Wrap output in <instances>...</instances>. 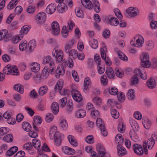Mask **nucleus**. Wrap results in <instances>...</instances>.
<instances>
[{"label":"nucleus","instance_id":"nucleus-1","mask_svg":"<svg viewBox=\"0 0 157 157\" xmlns=\"http://www.w3.org/2000/svg\"><path fill=\"white\" fill-rule=\"evenodd\" d=\"M151 64L149 60L141 62L142 67L136 68L134 70V73L140 75L141 78L143 80H146L147 76L144 68H148L150 67Z\"/></svg>","mask_w":157,"mask_h":157},{"label":"nucleus","instance_id":"nucleus-2","mask_svg":"<svg viewBox=\"0 0 157 157\" xmlns=\"http://www.w3.org/2000/svg\"><path fill=\"white\" fill-rule=\"evenodd\" d=\"M47 63H49V67H48V68H49V71L51 72V74H53L54 70L55 69L56 66L54 61L50 56H46L43 59V63L44 64Z\"/></svg>","mask_w":157,"mask_h":157},{"label":"nucleus","instance_id":"nucleus-3","mask_svg":"<svg viewBox=\"0 0 157 157\" xmlns=\"http://www.w3.org/2000/svg\"><path fill=\"white\" fill-rule=\"evenodd\" d=\"M144 42L143 37L141 35H137L134 38V40L131 41L130 44L136 47L140 48L142 47Z\"/></svg>","mask_w":157,"mask_h":157},{"label":"nucleus","instance_id":"nucleus-4","mask_svg":"<svg viewBox=\"0 0 157 157\" xmlns=\"http://www.w3.org/2000/svg\"><path fill=\"white\" fill-rule=\"evenodd\" d=\"M53 57L56 58V61L61 62L63 58V53L62 50H58V48H55L53 50L52 53Z\"/></svg>","mask_w":157,"mask_h":157},{"label":"nucleus","instance_id":"nucleus-5","mask_svg":"<svg viewBox=\"0 0 157 157\" xmlns=\"http://www.w3.org/2000/svg\"><path fill=\"white\" fill-rule=\"evenodd\" d=\"M12 38V34L8 33L7 30L4 29L0 30V41L3 40L5 41H7Z\"/></svg>","mask_w":157,"mask_h":157},{"label":"nucleus","instance_id":"nucleus-6","mask_svg":"<svg viewBox=\"0 0 157 157\" xmlns=\"http://www.w3.org/2000/svg\"><path fill=\"white\" fill-rule=\"evenodd\" d=\"M34 19L39 24L44 23L46 19V14L43 12H40L35 16Z\"/></svg>","mask_w":157,"mask_h":157},{"label":"nucleus","instance_id":"nucleus-7","mask_svg":"<svg viewBox=\"0 0 157 157\" xmlns=\"http://www.w3.org/2000/svg\"><path fill=\"white\" fill-rule=\"evenodd\" d=\"M72 97L73 99L77 102L81 101L82 99L81 94L76 89H72L71 91Z\"/></svg>","mask_w":157,"mask_h":157},{"label":"nucleus","instance_id":"nucleus-8","mask_svg":"<svg viewBox=\"0 0 157 157\" xmlns=\"http://www.w3.org/2000/svg\"><path fill=\"white\" fill-rule=\"evenodd\" d=\"M126 12L128 16L131 17H133L137 16L138 15L139 13L137 9L132 7H130L127 9L126 10Z\"/></svg>","mask_w":157,"mask_h":157},{"label":"nucleus","instance_id":"nucleus-9","mask_svg":"<svg viewBox=\"0 0 157 157\" xmlns=\"http://www.w3.org/2000/svg\"><path fill=\"white\" fill-rule=\"evenodd\" d=\"M52 29V33L54 35L58 34L60 32V29L58 23L56 21L53 22L51 24Z\"/></svg>","mask_w":157,"mask_h":157},{"label":"nucleus","instance_id":"nucleus-10","mask_svg":"<svg viewBox=\"0 0 157 157\" xmlns=\"http://www.w3.org/2000/svg\"><path fill=\"white\" fill-rule=\"evenodd\" d=\"M134 152L138 155H141L144 153V150L142 146L138 144H135L133 146Z\"/></svg>","mask_w":157,"mask_h":157},{"label":"nucleus","instance_id":"nucleus-11","mask_svg":"<svg viewBox=\"0 0 157 157\" xmlns=\"http://www.w3.org/2000/svg\"><path fill=\"white\" fill-rule=\"evenodd\" d=\"M117 150L118 155L120 157L125 155L127 154L126 149L121 145H117Z\"/></svg>","mask_w":157,"mask_h":157},{"label":"nucleus","instance_id":"nucleus-12","mask_svg":"<svg viewBox=\"0 0 157 157\" xmlns=\"http://www.w3.org/2000/svg\"><path fill=\"white\" fill-rule=\"evenodd\" d=\"M76 41L75 39H72L71 40L69 41L66 44L64 47V51L66 53H68L70 51V49L74 44L76 43Z\"/></svg>","mask_w":157,"mask_h":157},{"label":"nucleus","instance_id":"nucleus-13","mask_svg":"<svg viewBox=\"0 0 157 157\" xmlns=\"http://www.w3.org/2000/svg\"><path fill=\"white\" fill-rule=\"evenodd\" d=\"M57 11L59 13H63L68 10V7L65 3L63 2L59 3L57 7Z\"/></svg>","mask_w":157,"mask_h":157},{"label":"nucleus","instance_id":"nucleus-14","mask_svg":"<svg viewBox=\"0 0 157 157\" xmlns=\"http://www.w3.org/2000/svg\"><path fill=\"white\" fill-rule=\"evenodd\" d=\"M56 6L55 3H52L49 5L46 9L47 13L50 14L53 13L56 10Z\"/></svg>","mask_w":157,"mask_h":157},{"label":"nucleus","instance_id":"nucleus-15","mask_svg":"<svg viewBox=\"0 0 157 157\" xmlns=\"http://www.w3.org/2000/svg\"><path fill=\"white\" fill-rule=\"evenodd\" d=\"M103 47L101 48L100 49L101 50V55L102 59H103L105 60V62L107 65H108V61L105 60L106 58V54H105V51H106L107 52V49L106 48V46L105 45L104 43H102Z\"/></svg>","mask_w":157,"mask_h":157},{"label":"nucleus","instance_id":"nucleus-16","mask_svg":"<svg viewBox=\"0 0 157 157\" xmlns=\"http://www.w3.org/2000/svg\"><path fill=\"white\" fill-rule=\"evenodd\" d=\"M142 123L144 127L146 129H149L151 126V121L147 117H143L142 119Z\"/></svg>","mask_w":157,"mask_h":157},{"label":"nucleus","instance_id":"nucleus-17","mask_svg":"<svg viewBox=\"0 0 157 157\" xmlns=\"http://www.w3.org/2000/svg\"><path fill=\"white\" fill-rule=\"evenodd\" d=\"M124 142V138L121 134H117L115 137V142L117 145H121Z\"/></svg>","mask_w":157,"mask_h":157},{"label":"nucleus","instance_id":"nucleus-18","mask_svg":"<svg viewBox=\"0 0 157 157\" xmlns=\"http://www.w3.org/2000/svg\"><path fill=\"white\" fill-rule=\"evenodd\" d=\"M54 138L56 145L59 146L61 142V139L60 134L59 132H57L55 134L54 136H53V139Z\"/></svg>","mask_w":157,"mask_h":157},{"label":"nucleus","instance_id":"nucleus-19","mask_svg":"<svg viewBox=\"0 0 157 157\" xmlns=\"http://www.w3.org/2000/svg\"><path fill=\"white\" fill-rule=\"evenodd\" d=\"M136 131L134 130L131 129L129 132V135L131 139L135 142L139 140V138L137 135Z\"/></svg>","mask_w":157,"mask_h":157},{"label":"nucleus","instance_id":"nucleus-20","mask_svg":"<svg viewBox=\"0 0 157 157\" xmlns=\"http://www.w3.org/2000/svg\"><path fill=\"white\" fill-rule=\"evenodd\" d=\"M65 73L63 67H58L55 71V76L57 78H59L60 75H63Z\"/></svg>","mask_w":157,"mask_h":157},{"label":"nucleus","instance_id":"nucleus-21","mask_svg":"<svg viewBox=\"0 0 157 157\" xmlns=\"http://www.w3.org/2000/svg\"><path fill=\"white\" fill-rule=\"evenodd\" d=\"M147 86L150 89H153L156 86V82L153 78H151L146 82Z\"/></svg>","mask_w":157,"mask_h":157},{"label":"nucleus","instance_id":"nucleus-22","mask_svg":"<svg viewBox=\"0 0 157 157\" xmlns=\"http://www.w3.org/2000/svg\"><path fill=\"white\" fill-rule=\"evenodd\" d=\"M91 85V80L90 78L88 77H86L84 80V89L83 90L85 92H86L85 90L87 91L89 88L90 86Z\"/></svg>","mask_w":157,"mask_h":157},{"label":"nucleus","instance_id":"nucleus-23","mask_svg":"<svg viewBox=\"0 0 157 157\" xmlns=\"http://www.w3.org/2000/svg\"><path fill=\"white\" fill-rule=\"evenodd\" d=\"M30 68L33 72H37L39 71L40 66V65L35 62H33L31 64Z\"/></svg>","mask_w":157,"mask_h":157},{"label":"nucleus","instance_id":"nucleus-24","mask_svg":"<svg viewBox=\"0 0 157 157\" xmlns=\"http://www.w3.org/2000/svg\"><path fill=\"white\" fill-rule=\"evenodd\" d=\"M115 51L118 55L119 58L124 61H127L128 60V58L122 52L118 50L117 49H115Z\"/></svg>","mask_w":157,"mask_h":157},{"label":"nucleus","instance_id":"nucleus-25","mask_svg":"<svg viewBox=\"0 0 157 157\" xmlns=\"http://www.w3.org/2000/svg\"><path fill=\"white\" fill-rule=\"evenodd\" d=\"M51 109L52 112L55 114L59 112V107L58 104L56 102H53L51 105Z\"/></svg>","mask_w":157,"mask_h":157},{"label":"nucleus","instance_id":"nucleus-26","mask_svg":"<svg viewBox=\"0 0 157 157\" xmlns=\"http://www.w3.org/2000/svg\"><path fill=\"white\" fill-rule=\"evenodd\" d=\"M75 115L78 118H83L86 115V111L83 109H78L76 112Z\"/></svg>","mask_w":157,"mask_h":157},{"label":"nucleus","instance_id":"nucleus-27","mask_svg":"<svg viewBox=\"0 0 157 157\" xmlns=\"http://www.w3.org/2000/svg\"><path fill=\"white\" fill-rule=\"evenodd\" d=\"M126 128L125 123L122 122L119 123L117 125V129L118 131L120 133H123L124 132Z\"/></svg>","mask_w":157,"mask_h":157},{"label":"nucleus","instance_id":"nucleus-28","mask_svg":"<svg viewBox=\"0 0 157 157\" xmlns=\"http://www.w3.org/2000/svg\"><path fill=\"white\" fill-rule=\"evenodd\" d=\"M67 139L71 145L74 147H76L78 146V143L74 136L71 135H69L68 136Z\"/></svg>","mask_w":157,"mask_h":157},{"label":"nucleus","instance_id":"nucleus-29","mask_svg":"<svg viewBox=\"0 0 157 157\" xmlns=\"http://www.w3.org/2000/svg\"><path fill=\"white\" fill-rule=\"evenodd\" d=\"M33 146L38 151L39 150L41 146L40 141L37 139H34L32 141Z\"/></svg>","mask_w":157,"mask_h":157},{"label":"nucleus","instance_id":"nucleus-30","mask_svg":"<svg viewBox=\"0 0 157 157\" xmlns=\"http://www.w3.org/2000/svg\"><path fill=\"white\" fill-rule=\"evenodd\" d=\"M82 5L88 9H92V2L89 0H81Z\"/></svg>","mask_w":157,"mask_h":157},{"label":"nucleus","instance_id":"nucleus-31","mask_svg":"<svg viewBox=\"0 0 157 157\" xmlns=\"http://www.w3.org/2000/svg\"><path fill=\"white\" fill-rule=\"evenodd\" d=\"M0 139L7 143H10L13 141V137L11 134H8L5 136L0 137Z\"/></svg>","mask_w":157,"mask_h":157},{"label":"nucleus","instance_id":"nucleus-32","mask_svg":"<svg viewBox=\"0 0 157 157\" xmlns=\"http://www.w3.org/2000/svg\"><path fill=\"white\" fill-rule=\"evenodd\" d=\"M48 88L46 85L41 86L38 90V93L40 96H43L48 91Z\"/></svg>","mask_w":157,"mask_h":157},{"label":"nucleus","instance_id":"nucleus-33","mask_svg":"<svg viewBox=\"0 0 157 157\" xmlns=\"http://www.w3.org/2000/svg\"><path fill=\"white\" fill-rule=\"evenodd\" d=\"M92 7H93L94 11L97 13H99L101 10L100 7V5L99 2L97 0H94L93 1V5H92ZM93 7H92V8Z\"/></svg>","mask_w":157,"mask_h":157},{"label":"nucleus","instance_id":"nucleus-34","mask_svg":"<svg viewBox=\"0 0 157 157\" xmlns=\"http://www.w3.org/2000/svg\"><path fill=\"white\" fill-rule=\"evenodd\" d=\"M63 80L60 79L57 82L55 87V91L56 92L59 91L63 88Z\"/></svg>","mask_w":157,"mask_h":157},{"label":"nucleus","instance_id":"nucleus-35","mask_svg":"<svg viewBox=\"0 0 157 157\" xmlns=\"http://www.w3.org/2000/svg\"><path fill=\"white\" fill-rule=\"evenodd\" d=\"M18 149V147L17 146L12 147L7 151L6 154L9 156H11L16 153Z\"/></svg>","mask_w":157,"mask_h":157},{"label":"nucleus","instance_id":"nucleus-36","mask_svg":"<svg viewBox=\"0 0 157 157\" xmlns=\"http://www.w3.org/2000/svg\"><path fill=\"white\" fill-rule=\"evenodd\" d=\"M135 75H133L131 78L130 83L132 85H136L139 83V79L137 76L139 75L136 74L135 73Z\"/></svg>","mask_w":157,"mask_h":157},{"label":"nucleus","instance_id":"nucleus-37","mask_svg":"<svg viewBox=\"0 0 157 157\" xmlns=\"http://www.w3.org/2000/svg\"><path fill=\"white\" fill-rule=\"evenodd\" d=\"M22 126L23 129L26 132L30 131L32 128L30 124L28 122L26 121L23 122Z\"/></svg>","mask_w":157,"mask_h":157},{"label":"nucleus","instance_id":"nucleus-38","mask_svg":"<svg viewBox=\"0 0 157 157\" xmlns=\"http://www.w3.org/2000/svg\"><path fill=\"white\" fill-rule=\"evenodd\" d=\"M49 68H48L47 66H45L41 74V77L44 79H46L47 78L49 75Z\"/></svg>","mask_w":157,"mask_h":157},{"label":"nucleus","instance_id":"nucleus-39","mask_svg":"<svg viewBox=\"0 0 157 157\" xmlns=\"http://www.w3.org/2000/svg\"><path fill=\"white\" fill-rule=\"evenodd\" d=\"M18 0H12L7 6V8L11 10L14 8L17 4Z\"/></svg>","mask_w":157,"mask_h":157},{"label":"nucleus","instance_id":"nucleus-40","mask_svg":"<svg viewBox=\"0 0 157 157\" xmlns=\"http://www.w3.org/2000/svg\"><path fill=\"white\" fill-rule=\"evenodd\" d=\"M127 96L128 99L130 100H134L135 99L134 91L132 89H130L128 93Z\"/></svg>","mask_w":157,"mask_h":157},{"label":"nucleus","instance_id":"nucleus-41","mask_svg":"<svg viewBox=\"0 0 157 157\" xmlns=\"http://www.w3.org/2000/svg\"><path fill=\"white\" fill-rule=\"evenodd\" d=\"M131 126L132 128V130L137 131L139 129V125L137 122L134 120H131L130 121Z\"/></svg>","mask_w":157,"mask_h":157},{"label":"nucleus","instance_id":"nucleus-42","mask_svg":"<svg viewBox=\"0 0 157 157\" xmlns=\"http://www.w3.org/2000/svg\"><path fill=\"white\" fill-rule=\"evenodd\" d=\"M11 71H10V74H11L13 75H17L19 74L18 69L16 66L13 65L11 67H10Z\"/></svg>","mask_w":157,"mask_h":157},{"label":"nucleus","instance_id":"nucleus-43","mask_svg":"<svg viewBox=\"0 0 157 157\" xmlns=\"http://www.w3.org/2000/svg\"><path fill=\"white\" fill-rule=\"evenodd\" d=\"M149 58L148 54L145 52H143L141 54L140 57V59L141 62L149 60Z\"/></svg>","mask_w":157,"mask_h":157},{"label":"nucleus","instance_id":"nucleus-44","mask_svg":"<svg viewBox=\"0 0 157 157\" xmlns=\"http://www.w3.org/2000/svg\"><path fill=\"white\" fill-rule=\"evenodd\" d=\"M118 100L121 102H123L125 99V96L124 93L119 92L117 94Z\"/></svg>","mask_w":157,"mask_h":157},{"label":"nucleus","instance_id":"nucleus-45","mask_svg":"<svg viewBox=\"0 0 157 157\" xmlns=\"http://www.w3.org/2000/svg\"><path fill=\"white\" fill-rule=\"evenodd\" d=\"M64 152L67 154L72 155L75 153V151L74 149L67 147H65V148L64 150Z\"/></svg>","mask_w":157,"mask_h":157},{"label":"nucleus","instance_id":"nucleus-46","mask_svg":"<svg viewBox=\"0 0 157 157\" xmlns=\"http://www.w3.org/2000/svg\"><path fill=\"white\" fill-rule=\"evenodd\" d=\"M23 38V36L22 35H18L14 37H13L12 41L13 43L14 44L18 43L20 40H21Z\"/></svg>","mask_w":157,"mask_h":157},{"label":"nucleus","instance_id":"nucleus-47","mask_svg":"<svg viewBox=\"0 0 157 157\" xmlns=\"http://www.w3.org/2000/svg\"><path fill=\"white\" fill-rule=\"evenodd\" d=\"M96 124L100 128L105 126V125L104 122L100 118H97L96 121Z\"/></svg>","mask_w":157,"mask_h":157},{"label":"nucleus","instance_id":"nucleus-48","mask_svg":"<svg viewBox=\"0 0 157 157\" xmlns=\"http://www.w3.org/2000/svg\"><path fill=\"white\" fill-rule=\"evenodd\" d=\"M14 89L19 92L21 94H23L24 93V89L22 86L18 85H15L13 86Z\"/></svg>","mask_w":157,"mask_h":157},{"label":"nucleus","instance_id":"nucleus-49","mask_svg":"<svg viewBox=\"0 0 157 157\" xmlns=\"http://www.w3.org/2000/svg\"><path fill=\"white\" fill-rule=\"evenodd\" d=\"M109 24L113 26H116L119 24V21L118 19L114 17L110 18L109 21Z\"/></svg>","mask_w":157,"mask_h":157},{"label":"nucleus","instance_id":"nucleus-50","mask_svg":"<svg viewBox=\"0 0 157 157\" xmlns=\"http://www.w3.org/2000/svg\"><path fill=\"white\" fill-rule=\"evenodd\" d=\"M73 104L72 102V101L71 100H69L67 102V111L70 113L71 112L73 109Z\"/></svg>","mask_w":157,"mask_h":157},{"label":"nucleus","instance_id":"nucleus-51","mask_svg":"<svg viewBox=\"0 0 157 157\" xmlns=\"http://www.w3.org/2000/svg\"><path fill=\"white\" fill-rule=\"evenodd\" d=\"M30 29V28L26 25L23 26L20 31L21 34L23 36L24 34H25L28 32Z\"/></svg>","mask_w":157,"mask_h":157},{"label":"nucleus","instance_id":"nucleus-52","mask_svg":"<svg viewBox=\"0 0 157 157\" xmlns=\"http://www.w3.org/2000/svg\"><path fill=\"white\" fill-rule=\"evenodd\" d=\"M111 114L112 117L114 119L118 118L119 116V113L116 109H111Z\"/></svg>","mask_w":157,"mask_h":157},{"label":"nucleus","instance_id":"nucleus-53","mask_svg":"<svg viewBox=\"0 0 157 157\" xmlns=\"http://www.w3.org/2000/svg\"><path fill=\"white\" fill-rule=\"evenodd\" d=\"M56 126H53L51 128L49 131V136L51 139H53V136H54V134L56 132H57L56 131Z\"/></svg>","mask_w":157,"mask_h":157},{"label":"nucleus","instance_id":"nucleus-54","mask_svg":"<svg viewBox=\"0 0 157 157\" xmlns=\"http://www.w3.org/2000/svg\"><path fill=\"white\" fill-rule=\"evenodd\" d=\"M59 126L63 130H66L67 128L68 124L66 120L61 121L59 124Z\"/></svg>","mask_w":157,"mask_h":157},{"label":"nucleus","instance_id":"nucleus-55","mask_svg":"<svg viewBox=\"0 0 157 157\" xmlns=\"http://www.w3.org/2000/svg\"><path fill=\"white\" fill-rule=\"evenodd\" d=\"M33 120L35 124L40 125L41 123L42 119L40 116H35L33 117Z\"/></svg>","mask_w":157,"mask_h":157},{"label":"nucleus","instance_id":"nucleus-56","mask_svg":"<svg viewBox=\"0 0 157 157\" xmlns=\"http://www.w3.org/2000/svg\"><path fill=\"white\" fill-rule=\"evenodd\" d=\"M75 13L77 16L83 18L84 17L83 12L82 10L79 8H77L75 9Z\"/></svg>","mask_w":157,"mask_h":157},{"label":"nucleus","instance_id":"nucleus-57","mask_svg":"<svg viewBox=\"0 0 157 157\" xmlns=\"http://www.w3.org/2000/svg\"><path fill=\"white\" fill-rule=\"evenodd\" d=\"M101 83L104 86H106L108 82L107 76L105 75H102L101 78Z\"/></svg>","mask_w":157,"mask_h":157},{"label":"nucleus","instance_id":"nucleus-58","mask_svg":"<svg viewBox=\"0 0 157 157\" xmlns=\"http://www.w3.org/2000/svg\"><path fill=\"white\" fill-rule=\"evenodd\" d=\"M116 74L118 77L122 78L123 77L124 73L122 70L120 68H116L115 69Z\"/></svg>","mask_w":157,"mask_h":157},{"label":"nucleus","instance_id":"nucleus-59","mask_svg":"<svg viewBox=\"0 0 157 157\" xmlns=\"http://www.w3.org/2000/svg\"><path fill=\"white\" fill-rule=\"evenodd\" d=\"M98 72L99 74H102L104 72L105 70V67L102 64H99L98 65Z\"/></svg>","mask_w":157,"mask_h":157},{"label":"nucleus","instance_id":"nucleus-60","mask_svg":"<svg viewBox=\"0 0 157 157\" xmlns=\"http://www.w3.org/2000/svg\"><path fill=\"white\" fill-rule=\"evenodd\" d=\"M27 46V44L26 41L23 42H20L19 46V49L21 51H23L26 49Z\"/></svg>","mask_w":157,"mask_h":157},{"label":"nucleus","instance_id":"nucleus-61","mask_svg":"<svg viewBox=\"0 0 157 157\" xmlns=\"http://www.w3.org/2000/svg\"><path fill=\"white\" fill-rule=\"evenodd\" d=\"M118 92V90L115 87H112L109 89V93L111 95H116Z\"/></svg>","mask_w":157,"mask_h":157},{"label":"nucleus","instance_id":"nucleus-62","mask_svg":"<svg viewBox=\"0 0 157 157\" xmlns=\"http://www.w3.org/2000/svg\"><path fill=\"white\" fill-rule=\"evenodd\" d=\"M53 119V116L52 113H48L47 114L45 118V120L47 122H50Z\"/></svg>","mask_w":157,"mask_h":157},{"label":"nucleus","instance_id":"nucleus-63","mask_svg":"<svg viewBox=\"0 0 157 157\" xmlns=\"http://www.w3.org/2000/svg\"><path fill=\"white\" fill-rule=\"evenodd\" d=\"M36 46V41L34 40H30L28 44V47H29V50H33Z\"/></svg>","mask_w":157,"mask_h":157},{"label":"nucleus","instance_id":"nucleus-64","mask_svg":"<svg viewBox=\"0 0 157 157\" xmlns=\"http://www.w3.org/2000/svg\"><path fill=\"white\" fill-rule=\"evenodd\" d=\"M68 54L70 56H72L73 58H75L77 57L78 52L76 50L71 49Z\"/></svg>","mask_w":157,"mask_h":157}]
</instances>
